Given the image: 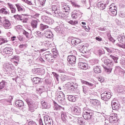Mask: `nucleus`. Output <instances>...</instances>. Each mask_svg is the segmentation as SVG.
<instances>
[{
  "mask_svg": "<svg viewBox=\"0 0 125 125\" xmlns=\"http://www.w3.org/2000/svg\"><path fill=\"white\" fill-rule=\"evenodd\" d=\"M52 75H53L54 77L56 79V80L58 81H59V79L58 78H59V75L57 74V73L53 72H52Z\"/></svg>",
  "mask_w": 125,
  "mask_h": 125,
  "instance_id": "45",
  "label": "nucleus"
},
{
  "mask_svg": "<svg viewBox=\"0 0 125 125\" xmlns=\"http://www.w3.org/2000/svg\"><path fill=\"white\" fill-rule=\"evenodd\" d=\"M108 10H118V8L116 4L112 3L109 6Z\"/></svg>",
  "mask_w": 125,
  "mask_h": 125,
  "instance_id": "32",
  "label": "nucleus"
},
{
  "mask_svg": "<svg viewBox=\"0 0 125 125\" xmlns=\"http://www.w3.org/2000/svg\"><path fill=\"white\" fill-rule=\"evenodd\" d=\"M111 105L113 110H118V109H120V107L121 106L120 104L118 103V101L115 100L112 101Z\"/></svg>",
  "mask_w": 125,
  "mask_h": 125,
  "instance_id": "12",
  "label": "nucleus"
},
{
  "mask_svg": "<svg viewBox=\"0 0 125 125\" xmlns=\"http://www.w3.org/2000/svg\"><path fill=\"white\" fill-rule=\"evenodd\" d=\"M77 120V122L80 125H83L84 122H83V119L82 118H77L76 121Z\"/></svg>",
  "mask_w": 125,
  "mask_h": 125,
  "instance_id": "37",
  "label": "nucleus"
},
{
  "mask_svg": "<svg viewBox=\"0 0 125 125\" xmlns=\"http://www.w3.org/2000/svg\"><path fill=\"white\" fill-rule=\"evenodd\" d=\"M5 86V82L2 81L0 83V89H2Z\"/></svg>",
  "mask_w": 125,
  "mask_h": 125,
  "instance_id": "42",
  "label": "nucleus"
},
{
  "mask_svg": "<svg viewBox=\"0 0 125 125\" xmlns=\"http://www.w3.org/2000/svg\"><path fill=\"white\" fill-rule=\"evenodd\" d=\"M96 41H98V42H101L102 41V38L101 37H96Z\"/></svg>",
  "mask_w": 125,
  "mask_h": 125,
  "instance_id": "64",
  "label": "nucleus"
},
{
  "mask_svg": "<svg viewBox=\"0 0 125 125\" xmlns=\"http://www.w3.org/2000/svg\"><path fill=\"white\" fill-rule=\"evenodd\" d=\"M94 72L95 74H100L102 71L101 70V67L97 66L94 68Z\"/></svg>",
  "mask_w": 125,
  "mask_h": 125,
  "instance_id": "26",
  "label": "nucleus"
},
{
  "mask_svg": "<svg viewBox=\"0 0 125 125\" xmlns=\"http://www.w3.org/2000/svg\"><path fill=\"white\" fill-rule=\"evenodd\" d=\"M13 51V49H12V47H5L3 50V53H5V54H12V53Z\"/></svg>",
  "mask_w": 125,
  "mask_h": 125,
  "instance_id": "14",
  "label": "nucleus"
},
{
  "mask_svg": "<svg viewBox=\"0 0 125 125\" xmlns=\"http://www.w3.org/2000/svg\"><path fill=\"white\" fill-rule=\"evenodd\" d=\"M12 100H13V97H12V96H10L8 100V102H9V103H11Z\"/></svg>",
  "mask_w": 125,
  "mask_h": 125,
  "instance_id": "58",
  "label": "nucleus"
},
{
  "mask_svg": "<svg viewBox=\"0 0 125 125\" xmlns=\"http://www.w3.org/2000/svg\"><path fill=\"white\" fill-rule=\"evenodd\" d=\"M17 38L19 40V41H20V42L23 41V37L20 36H18Z\"/></svg>",
  "mask_w": 125,
  "mask_h": 125,
  "instance_id": "63",
  "label": "nucleus"
},
{
  "mask_svg": "<svg viewBox=\"0 0 125 125\" xmlns=\"http://www.w3.org/2000/svg\"><path fill=\"white\" fill-rule=\"evenodd\" d=\"M38 1L40 3V5H42V6L44 5V4L45 3V1H46V0H38Z\"/></svg>",
  "mask_w": 125,
  "mask_h": 125,
  "instance_id": "47",
  "label": "nucleus"
},
{
  "mask_svg": "<svg viewBox=\"0 0 125 125\" xmlns=\"http://www.w3.org/2000/svg\"><path fill=\"white\" fill-rule=\"evenodd\" d=\"M5 69L6 71H9V70H11V66L9 64H7L5 65Z\"/></svg>",
  "mask_w": 125,
  "mask_h": 125,
  "instance_id": "44",
  "label": "nucleus"
},
{
  "mask_svg": "<svg viewBox=\"0 0 125 125\" xmlns=\"http://www.w3.org/2000/svg\"><path fill=\"white\" fill-rule=\"evenodd\" d=\"M25 101L28 105L29 111H30V112H31V111H32V99H29V98L26 99L25 100Z\"/></svg>",
  "mask_w": 125,
  "mask_h": 125,
  "instance_id": "21",
  "label": "nucleus"
},
{
  "mask_svg": "<svg viewBox=\"0 0 125 125\" xmlns=\"http://www.w3.org/2000/svg\"><path fill=\"white\" fill-rule=\"evenodd\" d=\"M98 81L100 82V83H103V82H104V78L102 77H99L98 78Z\"/></svg>",
  "mask_w": 125,
  "mask_h": 125,
  "instance_id": "57",
  "label": "nucleus"
},
{
  "mask_svg": "<svg viewBox=\"0 0 125 125\" xmlns=\"http://www.w3.org/2000/svg\"><path fill=\"white\" fill-rule=\"evenodd\" d=\"M109 120L110 123H117V122H118V116H117V114H116V115L110 116L109 118Z\"/></svg>",
  "mask_w": 125,
  "mask_h": 125,
  "instance_id": "17",
  "label": "nucleus"
},
{
  "mask_svg": "<svg viewBox=\"0 0 125 125\" xmlns=\"http://www.w3.org/2000/svg\"><path fill=\"white\" fill-rule=\"evenodd\" d=\"M54 108H55V109H56V110H60V109L61 108V106L58 105V104H57V103H54Z\"/></svg>",
  "mask_w": 125,
  "mask_h": 125,
  "instance_id": "43",
  "label": "nucleus"
},
{
  "mask_svg": "<svg viewBox=\"0 0 125 125\" xmlns=\"http://www.w3.org/2000/svg\"><path fill=\"white\" fill-rule=\"evenodd\" d=\"M68 100L71 102H75L76 101V97L73 95H69L68 97Z\"/></svg>",
  "mask_w": 125,
  "mask_h": 125,
  "instance_id": "33",
  "label": "nucleus"
},
{
  "mask_svg": "<svg viewBox=\"0 0 125 125\" xmlns=\"http://www.w3.org/2000/svg\"><path fill=\"white\" fill-rule=\"evenodd\" d=\"M112 97L110 92H104V93L101 94V98L104 101H108Z\"/></svg>",
  "mask_w": 125,
  "mask_h": 125,
  "instance_id": "5",
  "label": "nucleus"
},
{
  "mask_svg": "<svg viewBox=\"0 0 125 125\" xmlns=\"http://www.w3.org/2000/svg\"><path fill=\"white\" fill-rule=\"evenodd\" d=\"M16 6L17 8L18 11H23V8L22 7V6H21V5H20V4H16Z\"/></svg>",
  "mask_w": 125,
  "mask_h": 125,
  "instance_id": "39",
  "label": "nucleus"
},
{
  "mask_svg": "<svg viewBox=\"0 0 125 125\" xmlns=\"http://www.w3.org/2000/svg\"><path fill=\"white\" fill-rule=\"evenodd\" d=\"M41 104L43 109H49L51 106L47 104L45 101H42L41 102Z\"/></svg>",
  "mask_w": 125,
  "mask_h": 125,
  "instance_id": "19",
  "label": "nucleus"
},
{
  "mask_svg": "<svg viewBox=\"0 0 125 125\" xmlns=\"http://www.w3.org/2000/svg\"><path fill=\"white\" fill-rule=\"evenodd\" d=\"M51 32V31L49 30H46L44 31V34L46 38L47 37V36H48L50 34Z\"/></svg>",
  "mask_w": 125,
  "mask_h": 125,
  "instance_id": "48",
  "label": "nucleus"
},
{
  "mask_svg": "<svg viewBox=\"0 0 125 125\" xmlns=\"http://www.w3.org/2000/svg\"><path fill=\"white\" fill-rule=\"evenodd\" d=\"M24 2H25L26 3H27V4H29V5H31L32 2L28 1V0H21Z\"/></svg>",
  "mask_w": 125,
  "mask_h": 125,
  "instance_id": "55",
  "label": "nucleus"
},
{
  "mask_svg": "<svg viewBox=\"0 0 125 125\" xmlns=\"http://www.w3.org/2000/svg\"><path fill=\"white\" fill-rule=\"evenodd\" d=\"M32 27L33 29H36L38 27V20H32Z\"/></svg>",
  "mask_w": 125,
  "mask_h": 125,
  "instance_id": "30",
  "label": "nucleus"
},
{
  "mask_svg": "<svg viewBox=\"0 0 125 125\" xmlns=\"http://www.w3.org/2000/svg\"><path fill=\"white\" fill-rule=\"evenodd\" d=\"M115 70L119 72L122 70V68L120 66H116Z\"/></svg>",
  "mask_w": 125,
  "mask_h": 125,
  "instance_id": "62",
  "label": "nucleus"
},
{
  "mask_svg": "<svg viewBox=\"0 0 125 125\" xmlns=\"http://www.w3.org/2000/svg\"><path fill=\"white\" fill-rule=\"evenodd\" d=\"M81 82L82 83L86 84V85H88L90 87H92V86H93V84H92V83H90L88 82H86V81L83 80H81Z\"/></svg>",
  "mask_w": 125,
  "mask_h": 125,
  "instance_id": "31",
  "label": "nucleus"
},
{
  "mask_svg": "<svg viewBox=\"0 0 125 125\" xmlns=\"http://www.w3.org/2000/svg\"><path fill=\"white\" fill-rule=\"evenodd\" d=\"M11 11V13H15L16 12V8L15 7H14L12 9L10 10Z\"/></svg>",
  "mask_w": 125,
  "mask_h": 125,
  "instance_id": "60",
  "label": "nucleus"
},
{
  "mask_svg": "<svg viewBox=\"0 0 125 125\" xmlns=\"http://www.w3.org/2000/svg\"><path fill=\"white\" fill-rule=\"evenodd\" d=\"M67 88L69 89V90H74V89H77V85L72 82H68L65 84Z\"/></svg>",
  "mask_w": 125,
  "mask_h": 125,
  "instance_id": "11",
  "label": "nucleus"
},
{
  "mask_svg": "<svg viewBox=\"0 0 125 125\" xmlns=\"http://www.w3.org/2000/svg\"><path fill=\"white\" fill-rule=\"evenodd\" d=\"M39 14H38L37 13V12H35V11L34 10H32V17L33 18H35V19H37V18H39Z\"/></svg>",
  "mask_w": 125,
  "mask_h": 125,
  "instance_id": "35",
  "label": "nucleus"
},
{
  "mask_svg": "<svg viewBox=\"0 0 125 125\" xmlns=\"http://www.w3.org/2000/svg\"><path fill=\"white\" fill-rule=\"evenodd\" d=\"M57 99L60 103H63L65 101V95L62 91L57 92Z\"/></svg>",
  "mask_w": 125,
  "mask_h": 125,
  "instance_id": "3",
  "label": "nucleus"
},
{
  "mask_svg": "<svg viewBox=\"0 0 125 125\" xmlns=\"http://www.w3.org/2000/svg\"><path fill=\"white\" fill-rule=\"evenodd\" d=\"M22 30V32H23V35H25L26 37L27 38V39H29V33H28V32H26V31Z\"/></svg>",
  "mask_w": 125,
  "mask_h": 125,
  "instance_id": "51",
  "label": "nucleus"
},
{
  "mask_svg": "<svg viewBox=\"0 0 125 125\" xmlns=\"http://www.w3.org/2000/svg\"><path fill=\"white\" fill-rule=\"evenodd\" d=\"M24 15H15L14 16V18L15 19H17V20H19L20 21H21V22H23V23H26L27 20L25 18H24Z\"/></svg>",
  "mask_w": 125,
  "mask_h": 125,
  "instance_id": "6",
  "label": "nucleus"
},
{
  "mask_svg": "<svg viewBox=\"0 0 125 125\" xmlns=\"http://www.w3.org/2000/svg\"><path fill=\"white\" fill-rule=\"evenodd\" d=\"M45 29H48V26L43 24H40V30L43 31L44 30H45Z\"/></svg>",
  "mask_w": 125,
  "mask_h": 125,
  "instance_id": "38",
  "label": "nucleus"
},
{
  "mask_svg": "<svg viewBox=\"0 0 125 125\" xmlns=\"http://www.w3.org/2000/svg\"><path fill=\"white\" fill-rule=\"evenodd\" d=\"M8 41L6 38H0V45H1L3 43H5V42H7Z\"/></svg>",
  "mask_w": 125,
  "mask_h": 125,
  "instance_id": "36",
  "label": "nucleus"
},
{
  "mask_svg": "<svg viewBox=\"0 0 125 125\" xmlns=\"http://www.w3.org/2000/svg\"><path fill=\"white\" fill-rule=\"evenodd\" d=\"M0 13L4 14L5 15H9L10 14V12L6 8V7L1 8H0Z\"/></svg>",
  "mask_w": 125,
  "mask_h": 125,
  "instance_id": "18",
  "label": "nucleus"
},
{
  "mask_svg": "<svg viewBox=\"0 0 125 125\" xmlns=\"http://www.w3.org/2000/svg\"><path fill=\"white\" fill-rule=\"evenodd\" d=\"M48 14H54V16L58 18H62L64 14L62 11L60 10V7L58 5H54L52 7V8L48 9L46 11Z\"/></svg>",
  "mask_w": 125,
  "mask_h": 125,
  "instance_id": "1",
  "label": "nucleus"
},
{
  "mask_svg": "<svg viewBox=\"0 0 125 125\" xmlns=\"http://www.w3.org/2000/svg\"><path fill=\"white\" fill-rule=\"evenodd\" d=\"M71 16L73 19H77V18H78V16H79V14L76 12H73Z\"/></svg>",
  "mask_w": 125,
  "mask_h": 125,
  "instance_id": "41",
  "label": "nucleus"
},
{
  "mask_svg": "<svg viewBox=\"0 0 125 125\" xmlns=\"http://www.w3.org/2000/svg\"><path fill=\"white\" fill-rule=\"evenodd\" d=\"M104 69H105V72L107 74H110V73H111V72H112V67H109V68L104 67Z\"/></svg>",
  "mask_w": 125,
  "mask_h": 125,
  "instance_id": "50",
  "label": "nucleus"
},
{
  "mask_svg": "<svg viewBox=\"0 0 125 125\" xmlns=\"http://www.w3.org/2000/svg\"><path fill=\"white\" fill-rule=\"evenodd\" d=\"M32 72L34 74H37V73H40L41 75H44V74H45V70L41 68L34 69L33 70Z\"/></svg>",
  "mask_w": 125,
  "mask_h": 125,
  "instance_id": "15",
  "label": "nucleus"
},
{
  "mask_svg": "<svg viewBox=\"0 0 125 125\" xmlns=\"http://www.w3.org/2000/svg\"><path fill=\"white\" fill-rule=\"evenodd\" d=\"M67 61L70 64H76L77 58L73 55H69L67 57Z\"/></svg>",
  "mask_w": 125,
  "mask_h": 125,
  "instance_id": "9",
  "label": "nucleus"
},
{
  "mask_svg": "<svg viewBox=\"0 0 125 125\" xmlns=\"http://www.w3.org/2000/svg\"><path fill=\"white\" fill-rule=\"evenodd\" d=\"M105 49L109 53H112V50H110L109 48H108L107 47H104Z\"/></svg>",
  "mask_w": 125,
  "mask_h": 125,
  "instance_id": "59",
  "label": "nucleus"
},
{
  "mask_svg": "<svg viewBox=\"0 0 125 125\" xmlns=\"http://www.w3.org/2000/svg\"><path fill=\"white\" fill-rule=\"evenodd\" d=\"M61 119L64 124H67L68 122L69 123H76L77 121V117L73 116L71 114H66V112L62 111L61 113Z\"/></svg>",
  "mask_w": 125,
  "mask_h": 125,
  "instance_id": "2",
  "label": "nucleus"
},
{
  "mask_svg": "<svg viewBox=\"0 0 125 125\" xmlns=\"http://www.w3.org/2000/svg\"><path fill=\"white\" fill-rule=\"evenodd\" d=\"M110 58H112V59H113L115 63H118V60L119 59V58L117 57H115L112 55L110 56Z\"/></svg>",
  "mask_w": 125,
  "mask_h": 125,
  "instance_id": "40",
  "label": "nucleus"
},
{
  "mask_svg": "<svg viewBox=\"0 0 125 125\" xmlns=\"http://www.w3.org/2000/svg\"><path fill=\"white\" fill-rule=\"evenodd\" d=\"M48 22H47L48 24H53V21L52 20V19L51 18H49Z\"/></svg>",
  "mask_w": 125,
  "mask_h": 125,
  "instance_id": "56",
  "label": "nucleus"
},
{
  "mask_svg": "<svg viewBox=\"0 0 125 125\" xmlns=\"http://www.w3.org/2000/svg\"><path fill=\"white\" fill-rule=\"evenodd\" d=\"M118 41L122 43V44H125V37L123 35H119L118 37Z\"/></svg>",
  "mask_w": 125,
  "mask_h": 125,
  "instance_id": "22",
  "label": "nucleus"
},
{
  "mask_svg": "<svg viewBox=\"0 0 125 125\" xmlns=\"http://www.w3.org/2000/svg\"><path fill=\"white\" fill-rule=\"evenodd\" d=\"M3 27L5 29H10L11 28V23L9 20L8 19H5L3 21Z\"/></svg>",
  "mask_w": 125,
  "mask_h": 125,
  "instance_id": "13",
  "label": "nucleus"
},
{
  "mask_svg": "<svg viewBox=\"0 0 125 125\" xmlns=\"http://www.w3.org/2000/svg\"><path fill=\"white\" fill-rule=\"evenodd\" d=\"M103 61L104 62L105 65L108 67V68H112L114 66L113 61L108 59H103Z\"/></svg>",
  "mask_w": 125,
  "mask_h": 125,
  "instance_id": "8",
  "label": "nucleus"
},
{
  "mask_svg": "<svg viewBox=\"0 0 125 125\" xmlns=\"http://www.w3.org/2000/svg\"><path fill=\"white\" fill-rule=\"evenodd\" d=\"M49 19V17L46 16L43 19V21L45 22V23H48Z\"/></svg>",
  "mask_w": 125,
  "mask_h": 125,
  "instance_id": "54",
  "label": "nucleus"
},
{
  "mask_svg": "<svg viewBox=\"0 0 125 125\" xmlns=\"http://www.w3.org/2000/svg\"><path fill=\"white\" fill-rule=\"evenodd\" d=\"M45 58L49 62H53V61H54V57L52 54L45 55Z\"/></svg>",
  "mask_w": 125,
  "mask_h": 125,
  "instance_id": "16",
  "label": "nucleus"
},
{
  "mask_svg": "<svg viewBox=\"0 0 125 125\" xmlns=\"http://www.w3.org/2000/svg\"><path fill=\"white\" fill-rule=\"evenodd\" d=\"M78 65L83 70H86V69H87V67H88L87 63L85 62H80L79 63H78Z\"/></svg>",
  "mask_w": 125,
  "mask_h": 125,
  "instance_id": "20",
  "label": "nucleus"
},
{
  "mask_svg": "<svg viewBox=\"0 0 125 125\" xmlns=\"http://www.w3.org/2000/svg\"><path fill=\"white\" fill-rule=\"evenodd\" d=\"M44 121L46 125H53V120L48 116L44 117Z\"/></svg>",
  "mask_w": 125,
  "mask_h": 125,
  "instance_id": "10",
  "label": "nucleus"
},
{
  "mask_svg": "<svg viewBox=\"0 0 125 125\" xmlns=\"http://www.w3.org/2000/svg\"><path fill=\"white\" fill-rule=\"evenodd\" d=\"M108 13L111 16H116L117 13V10H108Z\"/></svg>",
  "mask_w": 125,
  "mask_h": 125,
  "instance_id": "27",
  "label": "nucleus"
},
{
  "mask_svg": "<svg viewBox=\"0 0 125 125\" xmlns=\"http://www.w3.org/2000/svg\"><path fill=\"white\" fill-rule=\"evenodd\" d=\"M32 82L34 84H37V83H41V79L39 77H35L33 78Z\"/></svg>",
  "mask_w": 125,
  "mask_h": 125,
  "instance_id": "29",
  "label": "nucleus"
},
{
  "mask_svg": "<svg viewBox=\"0 0 125 125\" xmlns=\"http://www.w3.org/2000/svg\"><path fill=\"white\" fill-rule=\"evenodd\" d=\"M7 6L8 8L10 9V10L11 9L15 7L14 5H13V4H11V3H7Z\"/></svg>",
  "mask_w": 125,
  "mask_h": 125,
  "instance_id": "49",
  "label": "nucleus"
},
{
  "mask_svg": "<svg viewBox=\"0 0 125 125\" xmlns=\"http://www.w3.org/2000/svg\"><path fill=\"white\" fill-rule=\"evenodd\" d=\"M81 42V40L79 39H74L71 40L72 44L78 45Z\"/></svg>",
  "mask_w": 125,
  "mask_h": 125,
  "instance_id": "25",
  "label": "nucleus"
},
{
  "mask_svg": "<svg viewBox=\"0 0 125 125\" xmlns=\"http://www.w3.org/2000/svg\"><path fill=\"white\" fill-rule=\"evenodd\" d=\"M90 102L93 106H99L100 104V102L97 100H91Z\"/></svg>",
  "mask_w": 125,
  "mask_h": 125,
  "instance_id": "24",
  "label": "nucleus"
},
{
  "mask_svg": "<svg viewBox=\"0 0 125 125\" xmlns=\"http://www.w3.org/2000/svg\"><path fill=\"white\" fill-rule=\"evenodd\" d=\"M91 113L89 110H85V108L83 109V117L85 120H90L92 117Z\"/></svg>",
  "mask_w": 125,
  "mask_h": 125,
  "instance_id": "4",
  "label": "nucleus"
},
{
  "mask_svg": "<svg viewBox=\"0 0 125 125\" xmlns=\"http://www.w3.org/2000/svg\"><path fill=\"white\" fill-rule=\"evenodd\" d=\"M62 9L65 10V12H68V11H70L71 8H70V6L64 5L62 6Z\"/></svg>",
  "mask_w": 125,
  "mask_h": 125,
  "instance_id": "34",
  "label": "nucleus"
},
{
  "mask_svg": "<svg viewBox=\"0 0 125 125\" xmlns=\"http://www.w3.org/2000/svg\"><path fill=\"white\" fill-rule=\"evenodd\" d=\"M16 29H17V31H19V30L22 29V26L21 25H18L16 26Z\"/></svg>",
  "mask_w": 125,
  "mask_h": 125,
  "instance_id": "61",
  "label": "nucleus"
},
{
  "mask_svg": "<svg viewBox=\"0 0 125 125\" xmlns=\"http://www.w3.org/2000/svg\"><path fill=\"white\" fill-rule=\"evenodd\" d=\"M46 38H47L48 39H52V38H53V34H52V32H50V34L47 35Z\"/></svg>",
  "mask_w": 125,
  "mask_h": 125,
  "instance_id": "53",
  "label": "nucleus"
},
{
  "mask_svg": "<svg viewBox=\"0 0 125 125\" xmlns=\"http://www.w3.org/2000/svg\"><path fill=\"white\" fill-rule=\"evenodd\" d=\"M15 105L18 108H21L22 106H24V102L22 100H18L15 102Z\"/></svg>",
  "mask_w": 125,
  "mask_h": 125,
  "instance_id": "23",
  "label": "nucleus"
},
{
  "mask_svg": "<svg viewBox=\"0 0 125 125\" xmlns=\"http://www.w3.org/2000/svg\"><path fill=\"white\" fill-rule=\"evenodd\" d=\"M53 54L55 56H56L57 55H58V53L57 52V50H56V48H53L52 50H51Z\"/></svg>",
  "mask_w": 125,
  "mask_h": 125,
  "instance_id": "46",
  "label": "nucleus"
},
{
  "mask_svg": "<svg viewBox=\"0 0 125 125\" xmlns=\"http://www.w3.org/2000/svg\"><path fill=\"white\" fill-rule=\"evenodd\" d=\"M98 7L99 8H100L102 10H104V9H105L106 8V4H104L103 3H98Z\"/></svg>",
  "mask_w": 125,
  "mask_h": 125,
  "instance_id": "28",
  "label": "nucleus"
},
{
  "mask_svg": "<svg viewBox=\"0 0 125 125\" xmlns=\"http://www.w3.org/2000/svg\"><path fill=\"white\" fill-rule=\"evenodd\" d=\"M72 112L74 115H76L77 116H80L82 113V110L80 107L78 106H75L73 107L72 109Z\"/></svg>",
  "mask_w": 125,
  "mask_h": 125,
  "instance_id": "7",
  "label": "nucleus"
},
{
  "mask_svg": "<svg viewBox=\"0 0 125 125\" xmlns=\"http://www.w3.org/2000/svg\"><path fill=\"white\" fill-rule=\"evenodd\" d=\"M68 23H69V24H71V25H76V24H78V21H68Z\"/></svg>",
  "mask_w": 125,
  "mask_h": 125,
  "instance_id": "52",
  "label": "nucleus"
}]
</instances>
